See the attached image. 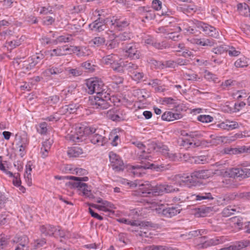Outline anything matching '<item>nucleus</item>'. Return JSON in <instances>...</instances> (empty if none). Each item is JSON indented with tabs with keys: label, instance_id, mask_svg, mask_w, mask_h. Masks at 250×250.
<instances>
[{
	"label": "nucleus",
	"instance_id": "f257e3e1",
	"mask_svg": "<svg viewBox=\"0 0 250 250\" xmlns=\"http://www.w3.org/2000/svg\"><path fill=\"white\" fill-rule=\"evenodd\" d=\"M95 131V129L91 127L77 125L75 127H71L68 130L66 138L73 142L79 143L84 139V137L89 131Z\"/></svg>",
	"mask_w": 250,
	"mask_h": 250
},
{
	"label": "nucleus",
	"instance_id": "f03ea898",
	"mask_svg": "<svg viewBox=\"0 0 250 250\" xmlns=\"http://www.w3.org/2000/svg\"><path fill=\"white\" fill-rule=\"evenodd\" d=\"M139 187L144 196L159 195L164 193L166 189L163 185H154L148 182L139 185Z\"/></svg>",
	"mask_w": 250,
	"mask_h": 250
},
{
	"label": "nucleus",
	"instance_id": "7ed1b4c3",
	"mask_svg": "<svg viewBox=\"0 0 250 250\" xmlns=\"http://www.w3.org/2000/svg\"><path fill=\"white\" fill-rule=\"evenodd\" d=\"M109 100L108 94L104 92L91 97L90 102L94 108L104 109L109 107L110 104L108 101Z\"/></svg>",
	"mask_w": 250,
	"mask_h": 250
},
{
	"label": "nucleus",
	"instance_id": "20e7f679",
	"mask_svg": "<svg viewBox=\"0 0 250 250\" xmlns=\"http://www.w3.org/2000/svg\"><path fill=\"white\" fill-rule=\"evenodd\" d=\"M87 92L90 94L94 93L96 95L104 92L105 86L103 81L98 78H91L86 81Z\"/></svg>",
	"mask_w": 250,
	"mask_h": 250
},
{
	"label": "nucleus",
	"instance_id": "39448f33",
	"mask_svg": "<svg viewBox=\"0 0 250 250\" xmlns=\"http://www.w3.org/2000/svg\"><path fill=\"white\" fill-rule=\"evenodd\" d=\"M223 172L225 175H229L234 179L238 178L239 180L250 177V168L246 167L227 168V171Z\"/></svg>",
	"mask_w": 250,
	"mask_h": 250
},
{
	"label": "nucleus",
	"instance_id": "423d86ee",
	"mask_svg": "<svg viewBox=\"0 0 250 250\" xmlns=\"http://www.w3.org/2000/svg\"><path fill=\"white\" fill-rule=\"evenodd\" d=\"M176 184L181 187H186L188 188L195 187L200 185V182L195 180L193 172L190 175H177L175 177Z\"/></svg>",
	"mask_w": 250,
	"mask_h": 250
},
{
	"label": "nucleus",
	"instance_id": "0eeeda50",
	"mask_svg": "<svg viewBox=\"0 0 250 250\" xmlns=\"http://www.w3.org/2000/svg\"><path fill=\"white\" fill-rule=\"evenodd\" d=\"M102 62L104 64L109 65L114 71L122 72L123 70L124 64L122 63L119 57L114 54H111L103 58Z\"/></svg>",
	"mask_w": 250,
	"mask_h": 250
},
{
	"label": "nucleus",
	"instance_id": "6e6552de",
	"mask_svg": "<svg viewBox=\"0 0 250 250\" xmlns=\"http://www.w3.org/2000/svg\"><path fill=\"white\" fill-rule=\"evenodd\" d=\"M163 167L160 166L155 165L154 163H150L149 162L147 164H142L140 166H131V172H132L134 175L137 176H140L142 173H144V170L146 169H155L157 171H161L163 170Z\"/></svg>",
	"mask_w": 250,
	"mask_h": 250
},
{
	"label": "nucleus",
	"instance_id": "1a4fd4ad",
	"mask_svg": "<svg viewBox=\"0 0 250 250\" xmlns=\"http://www.w3.org/2000/svg\"><path fill=\"white\" fill-rule=\"evenodd\" d=\"M227 171V169L220 168V188H236L237 184L231 177L229 175H225L223 172Z\"/></svg>",
	"mask_w": 250,
	"mask_h": 250
},
{
	"label": "nucleus",
	"instance_id": "9d476101",
	"mask_svg": "<svg viewBox=\"0 0 250 250\" xmlns=\"http://www.w3.org/2000/svg\"><path fill=\"white\" fill-rule=\"evenodd\" d=\"M97 202L98 204H91L90 206L104 212H113L115 208L113 204L101 198H99Z\"/></svg>",
	"mask_w": 250,
	"mask_h": 250
},
{
	"label": "nucleus",
	"instance_id": "9b49d317",
	"mask_svg": "<svg viewBox=\"0 0 250 250\" xmlns=\"http://www.w3.org/2000/svg\"><path fill=\"white\" fill-rule=\"evenodd\" d=\"M151 146L153 148L154 150L156 151H158L163 153L164 155L166 156L172 161H176L178 160L179 157L176 153L169 152L168 147L166 146H164L161 144L158 145L151 144Z\"/></svg>",
	"mask_w": 250,
	"mask_h": 250
},
{
	"label": "nucleus",
	"instance_id": "f8f14e48",
	"mask_svg": "<svg viewBox=\"0 0 250 250\" xmlns=\"http://www.w3.org/2000/svg\"><path fill=\"white\" fill-rule=\"evenodd\" d=\"M109 160L113 168L117 171L123 170L125 168L124 164L120 157L113 152L109 153Z\"/></svg>",
	"mask_w": 250,
	"mask_h": 250
},
{
	"label": "nucleus",
	"instance_id": "ddd939ff",
	"mask_svg": "<svg viewBox=\"0 0 250 250\" xmlns=\"http://www.w3.org/2000/svg\"><path fill=\"white\" fill-rule=\"evenodd\" d=\"M106 23L118 30H122L128 25V22L125 19H118L116 17H113L110 20H107Z\"/></svg>",
	"mask_w": 250,
	"mask_h": 250
},
{
	"label": "nucleus",
	"instance_id": "4468645a",
	"mask_svg": "<svg viewBox=\"0 0 250 250\" xmlns=\"http://www.w3.org/2000/svg\"><path fill=\"white\" fill-rule=\"evenodd\" d=\"M93 128V127H92ZM95 132L89 131L87 135H90V141L93 144L99 146H103L104 144L105 138L100 134L101 130H97L95 128Z\"/></svg>",
	"mask_w": 250,
	"mask_h": 250
},
{
	"label": "nucleus",
	"instance_id": "2eb2a0df",
	"mask_svg": "<svg viewBox=\"0 0 250 250\" xmlns=\"http://www.w3.org/2000/svg\"><path fill=\"white\" fill-rule=\"evenodd\" d=\"M228 52L229 56L233 57L238 56L240 54V52L236 50L233 46L225 44H220V55L225 54V55L223 57L225 58Z\"/></svg>",
	"mask_w": 250,
	"mask_h": 250
},
{
	"label": "nucleus",
	"instance_id": "dca6fc26",
	"mask_svg": "<svg viewBox=\"0 0 250 250\" xmlns=\"http://www.w3.org/2000/svg\"><path fill=\"white\" fill-rule=\"evenodd\" d=\"M193 172V176L195 180L197 179H207L212 176L215 172L210 169H198L194 171Z\"/></svg>",
	"mask_w": 250,
	"mask_h": 250
},
{
	"label": "nucleus",
	"instance_id": "f3484780",
	"mask_svg": "<svg viewBox=\"0 0 250 250\" xmlns=\"http://www.w3.org/2000/svg\"><path fill=\"white\" fill-rule=\"evenodd\" d=\"M72 185L74 188H78L83 195L89 198L92 197L91 190L86 184L78 182H74Z\"/></svg>",
	"mask_w": 250,
	"mask_h": 250
},
{
	"label": "nucleus",
	"instance_id": "a211bd4d",
	"mask_svg": "<svg viewBox=\"0 0 250 250\" xmlns=\"http://www.w3.org/2000/svg\"><path fill=\"white\" fill-rule=\"evenodd\" d=\"M107 116L111 120L115 121H120L125 118V115L117 109H111L107 111Z\"/></svg>",
	"mask_w": 250,
	"mask_h": 250
},
{
	"label": "nucleus",
	"instance_id": "6ab92c4d",
	"mask_svg": "<svg viewBox=\"0 0 250 250\" xmlns=\"http://www.w3.org/2000/svg\"><path fill=\"white\" fill-rule=\"evenodd\" d=\"M250 246L249 240H243L236 242L233 245L229 247L221 248L220 250H241Z\"/></svg>",
	"mask_w": 250,
	"mask_h": 250
},
{
	"label": "nucleus",
	"instance_id": "aec40b11",
	"mask_svg": "<svg viewBox=\"0 0 250 250\" xmlns=\"http://www.w3.org/2000/svg\"><path fill=\"white\" fill-rule=\"evenodd\" d=\"M133 144L137 147L136 152L141 159L149 160L150 156L148 155L147 152L146 151L145 146L139 142H133Z\"/></svg>",
	"mask_w": 250,
	"mask_h": 250
},
{
	"label": "nucleus",
	"instance_id": "412c9836",
	"mask_svg": "<svg viewBox=\"0 0 250 250\" xmlns=\"http://www.w3.org/2000/svg\"><path fill=\"white\" fill-rule=\"evenodd\" d=\"M236 196L240 199L250 200V192H241L237 195L234 193L227 194L224 197L223 200L228 202L230 200H234Z\"/></svg>",
	"mask_w": 250,
	"mask_h": 250
},
{
	"label": "nucleus",
	"instance_id": "4be33fe9",
	"mask_svg": "<svg viewBox=\"0 0 250 250\" xmlns=\"http://www.w3.org/2000/svg\"><path fill=\"white\" fill-rule=\"evenodd\" d=\"M125 53L126 56L133 59H136L139 58V53L135 44H129L126 46Z\"/></svg>",
	"mask_w": 250,
	"mask_h": 250
},
{
	"label": "nucleus",
	"instance_id": "5701e85b",
	"mask_svg": "<svg viewBox=\"0 0 250 250\" xmlns=\"http://www.w3.org/2000/svg\"><path fill=\"white\" fill-rule=\"evenodd\" d=\"M239 127V124L234 121L226 120L220 123V128L223 129L230 130Z\"/></svg>",
	"mask_w": 250,
	"mask_h": 250
},
{
	"label": "nucleus",
	"instance_id": "b1692460",
	"mask_svg": "<svg viewBox=\"0 0 250 250\" xmlns=\"http://www.w3.org/2000/svg\"><path fill=\"white\" fill-rule=\"evenodd\" d=\"M32 166L33 164L31 161L28 162L25 166L24 177L28 186H31L32 185L31 172Z\"/></svg>",
	"mask_w": 250,
	"mask_h": 250
},
{
	"label": "nucleus",
	"instance_id": "393cba45",
	"mask_svg": "<svg viewBox=\"0 0 250 250\" xmlns=\"http://www.w3.org/2000/svg\"><path fill=\"white\" fill-rule=\"evenodd\" d=\"M182 115L178 113H174L171 111H166L162 115V119L164 121L168 122L181 119Z\"/></svg>",
	"mask_w": 250,
	"mask_h": 250
},
{
	"label": "nucleus",
	"instance_id": "a878e982",
	"mask_svg": "<svg viewBox=\"0 0 250 250\" xmlns=\"http://www.w3.org/2000/svg\"><path fill=\"white\" fill-rule=\"evenodd\" d=\"M63 71V67L62 65L57 67H52L46 69L42 72L44 76L47 77L50 75H58L62 73Z\"/></svg>",
	"mask_w": 250,
	"mask_h": 250
},
{
	"label": "nucleus",
	"instance_id": "bb28decb",
	"mask_svg": "<svg viewBox=\"0 0 250 250\" xmlns=\"http://www.w3.org/2000/svg\"><path fill=\"white\" fill-rule=\"evenodd\" d=\"M109 35V41L108 42L107 47L108 48L112 49L116 47L119 44V39L111 31L108 33Z\"/></svg>",
	"mask_w": 250,
	"mask_h": 250
},
{
	"label": "nucleus",
	"instance_id": "cd10ccee",
	"mask_svg": "<svg viewBox=\"0 0 250 250\" xmlns=\"http://www.w3.org/2000/svg\"><path fill=\"white\" fill-rule=\"evenodd\" d=\"M185 160L188 161L190 163L196 164H204L208 162V158L205 155L189 157L188 159H185Z\"/></svg>",
	"mask_w": 250,
	"mask_h": 250
},
{
	"label": "nucleus",
	"instance_id": "c85d7f7f",
	"mask_svg": "<svg viewBox=\"0 0 250 250\" xmlns=\"http://www.w3.org/2000/svg\"><path fill=\"white\" fill-rule=\"evenodd\" d=\"M180 210L179 207H177L166 208V209H163V214L167 217H171L179 213Z\"/></svg>",
	"mask_w": 250,
	"mask_h": 250
},
{
	"label": "nucleus",
	"instance_id": "c756f323",
	"mask_svg": "<svg viewBox=\"0 0 250 250\" xmlns=\"http://www.w3.org/2000/svg\"><path fill=\"white\" fill-rule=\"evenodd\" d=\"M237 9L240 15L248 17L250 15V9L249 5L245 3H239L237 5Z\"/></svg>",
	"mask_w": 250,
	"mask_h": 250
},
{
	"label": "nucleus",
	"instance_id": "7c9ffc66",
	"mask_svg": "<svg viewBox=\"0 0 250 250\" xmlns=\"http://www.w3.org/2000/svg\"><path fill=\"white\" fill-rule=\"evenodd\" d=\"M89 27L93 31L100 32L104 30L105 26L103 22L96 20L93 22L90 23L89 25Z\"/></svg>",
	"mask_w": 250,
	"mask_h": 250
},
{
	"label": "nucleus",
	"instance_id": "2f4dec72",
	"mask_svg": "<svg viewBox=\"0 0 250 250\" xmlns=\"http://www.w3.org/2000/svg\"><path fill=\"white\" fill-rule=\"evenodd\" d=\"M198 26L202 29L203 31L209 35H213V33L216 32V29L212 26L207 24L199 22L197 23Z\"/></svg>",
	"mask_w": 250,
	"mask_h": 250
},
{
	"label": "nucleus",
	"instance_id": "473e14b6",
	"mask_svg": "<svg viewBox=\"0 0 250 250\" xmlns=\"http://www.w3.org/2000/svg\"><path fill=\"white\" fill-rule=\"evenodd\" d=\"M83 153V149L78 146L69 148L67 151V154L70 157H77Z\"/></svg>",
	"mask_w": 250,
	"mask_h": 250
},
{
	"label": "nucleus",
	"instance_id": "72a5a7b5",
	"mask_svg": "<svg viewBox=\"0 0 250 250\" xmlns=\"http://www.w3.org/2000/svg\"><path fill=\"white\" fill-rule=\"evenodd\" d=\"M38 61L35 60V59L32 57L28 58L27 60L24 61L22 62V66L25 69L29 70L33 68L38 63Z\"/></svg>",
	"mask_w": 250,
	"mask_h": 250
},
{
	"label": "nucleus",
	"instance_id": "f704fd0d",
	"mask_svg": "<svg viewBox=\"0 0 250 250\" xmlns=\"http://www.w3.org/2000/svg\"><path fill=\"white\" fill-rule=\"evenodd\" d=\"M71 40H72V36L71 35H63L57 37L55 40L52 42V43L54 44H57L58 43L68 42Z\"/></svg>",
	"mask_w": 250,
	"mask_h": 250
},
{
	"label": "nucleus",
	"instance_id": "c9c22d12",
	"mask_svg": "<svg viewBox=\"0 0 250 250\" xmlns=\"http://www.w3.org/2000/svg\"><path fill=\"white\" fill-rule=\"evenodd\" d=\"M192 197L195 201H201L203 200H213V197L209 192H205L201 194L193 195Z\"/></svg>",
	"mask_w": 250,
	"mask_h": 250
},
{
	"label": "nucleus",
	"instance_id": "e433bc0d",
	"mask_svg": "<svg viewBox=\"0 0 250 250\" xmlns=\"http://www.w3.org/2000/svg\"><path fill=\"white\" fill-rule=\"evenodd\" d=\"M47 53L51 57L61 56L66 55V53L64 52L63 46L57 47L56 49L48 51Z\"/></svg>",
	"mask_w": 250,
	"mask_h": 250
},
{
	"label": "nucleus",
	"instance_id": "4c0bfd02",
	"mask_svg": "<svg viewBox=\"0 0 250 250\" xmlns=\"http://www.w3.org/2000/svg\"><path fill=\"white\" fill-rule=\"evenodd\" d=\"M191 42L192 43H195L197 44H199L202 46H211L213 44V42L212 41H210L208 39H192L190 40Z\"/></svg>",
	"mask_w": 250,
	"mask_h": 250
},
{
	"label": "nucleus",
	"instance_id": "58836bf2",
	"mask_svg": "<svg viewBox=\"0 0 250 250\" xmlns=\"http://www.w3.org/2000/svg\"><path fill=\"white\" fill-rule=\"evenodd\" d=\"M242 146L238 148H225L221 151L223 154H238L243 153Z\"/></svg>",
	"mask_w": 250,
	"mask_h": 250
},
{
	"label": "nucleus",
	"instance_id": "ea45409f",
	"mask_svg": "<svg viewBox=\"0 0 250 250\" xmlns=\"http://www.w3.org/2000/svg\"><path fill=\"white\" fill-rule=\"evenodd\" d=\"M246 105L245 103L241 102L238 104L235 103L234 105L233 109H222V111L226 113L237 112L241 110V108L244 107Z\"/></svg>",
	"mask_w": 250,
	"mask_h": 250
},
{
	"label": "nucleus",
	"instance_id": "a19ab883",
	"mask_svg": "<svg viewBox=\"0 0 250 250\" xmlns=\"http://www.w3.org/2000/svg\"><path fill=\"white\" fill-rule=\"evenodd\" d=\"M149 208L153 210H155L158 213H162L163 214V209H166L163 205H158L156 203H151Z\"/></svg>",
	"mask_w": 250,
	"mask_h": 250
},
{
	"label": "nucleus",
	"instance_id": "79ce46f5",
	"mask_svg": "<svg viewBox=\"0 0 250 250\" xmlns=\"http://www.w3.org/2000/svg\"><path fill=\"white\" fill-rule=\"evenodd\" d=\"M78 51H76V55L79 56H85L90 54V51L85 47H77Z\"/></svg>",
	"mask_w": 250,
	"mask_h": 250
},
{
	"label": "nucleus",
	"instance_id": "37998d69",
	"mask_svg": "<svg viewBox=\"0 0 250 250\" xmlns=\"http://www.w3.org/2000/svg\"><path fill=\"white\" fill-rule=\"evenodd\" d=\"M104 38L102 37H95L90 42V43L93 46H100L104 43Z\"/></svg>",
	"mask_w": 250,
	"mask_h": 250
},
{
	"label": "nucleus",
	"instance_id": "c03bdc74",
	"mask_svg": "<svg viewBox=\"0 0 250 250\" xmlns=\"http://www.w3.org/2000/svg\"><path fill=\"white\" fill-rule=\"evenodd\" d=\"M213 117L208 115H200L197 117L198 121L203 123H208L212 122Z\"/></svg>",
	"mask_w": 250,
	"mask_h": 250
},
{
	"label": "nucleus",
	"instance_id": "a18cd8bd",
	"mask_svg": "<svg viewBox=\"0 0 250 250\" xmlns=\"http://www.w3.org/2000/svg\"><path fill=\"white\" fill-rule=\"evenodd\" d=\"M234 65L237 68L247 66L248 64L247 59L245 57L239 58L235 61L234 62Z\"/></svg>",
	"mask_w": 250,
	"mask_h": 250
},
{
	"label": "nucleus",
	"instance_id": "49530a36",
	"mask_svg": "<svg viewBox=\"0 0 250 250\" xmlns=\"http://www.w3.org/2000/svg\"><path fill=\"white\" fill-rule=\"evenodd\" d=\"M235 211H236L235 208H232L231 206H228L223 210L222 214L223 217H229L233 214Z\"/></svg>",
	"mask_w": 250,
	"mask_h": 250
},
{
	"label": "nucleus",
	"instance_id": "de8ad7c7",
	"mask_svg": "<svg viewBox=\"0 0 250 250\" xmlns=\"http://www.w3.org/2000/svg\"><path fill=\"white\" fill-rule=\"evenodd\" d=\"M109 139L111 141V144L113 146H116L120 142L119 136L115 133L110 134Z\"/></svg>",
	"mask_w": 250,
	"mask_h": 250
},
{
	"label": "nucleus",
	"instance_id": "09e8293b",
	"mask_svg": "<svg viewBox=\"0 0 250 250\" xmlns=\"http://www.w3.org/2000/svg\"><path fill=\"white\" fill-rule=\"evenodd\" d=\"M38 132L41 134H44L47 131V125L46 123L40 124L37 127Z\"/></svg>",
	"mask_w": 250,
	"mask_h": 250
},
{
	"label": "nucleus",
	"instance_id": "8fccbe9b",
	"mask_svg": "<svg viewBox=\"0 0 250 250\" xmlns=\"http://www.w3.org/2000/svg\"><path fill=\"white\" fill-rule=\"evenodd\" d=\"M201 230H197L190 231L188 234L183 235L186 239H190L192 237H196L201 235Z\"/></svg>",
	"mask_w": 250,
	"mask_h": 250
},
{
	"label": "nucleus",
	"instance_id": "3c124183",
	"mask_svg": "<svg viewBox=\"0 0 250 250\" xmlns=\"http://www.w3.org/2000/svg\"><path fill=\"white\" fill-rule=\"evenodd\" d=\"M64 52L68 54L74 53L76 54V51H78L77 46H70L69 47L63 46Z\"/></svg>",
	"mask_w": 250,
	"mask_h": 250
},
{
	"label": "nucleus",
	"instance_id": "603ef678",
	"mask_svg": "<svg viewBox=\"0 0 250 250\" xmlns=\"http://www.w3.org/2000/svg\"><path fill=\"white\" fill-rule=\"evenodd\" d=\"M151 66L155 68H163L164 64L161 62H158L154 60H150L149 62Z\"/></svg>",
	"mask_w": 250,
	"mask_h": 250
},
{
	"label": "nucleus",
	"instance_id": "864d4df0",
	"mask_svg": "<svg viewBox=\"0 0 250 250\" xmlns=\"http://www.w3.org/2000/svg\"><path fill=\"white\" fill-rule=\"evenodd\" d=\"M69 235V233L67 232H65L64 230H61L59 228H57V229H55V236L58 237L59 236L60 237H68Z\"/></svg>",
	"mask_w": 250,
	"mask_h": 250
},
{
	"label": "nucleus",
	"instance_id": "5fc2aeb1",
	"mask_svg": "<svg viewBox=\"0 0 250 250\" xmlns=\"http://www.w3.org/2000/svg\"><path fill=\"white\" fill-rule=\"evenodd\" d=\"M65 178L66 179V180H74V182H81V181H87L88 180V177H78L75 176H67L65 177Z\"/></svg>",
	"mask_w": 250,
	"mask_h": 250
},
{
	"label": "nucleus",
	"instance_id": "6e6d98bb",
	"mask_svg": "<svg viewBox=\"0 0 250 250\" xmlns=\"http://www.w3.org/2000/svg\"><path fill=\"white\" fill-rule=\"evenodd\" d=\"M220 141L222 143H230L233 141H235V138L234 137H229V136H220Z\"/></svg>",
	"mask_w": 250,
	"mask_h": 250
},
{
	"label": "nucleus",
	"instance_id": "4d7b16f0",
	"mask_svg": "<svg viewBox=\"0 0 250 250\" xmlns=\"http://www.w3.org/2000/svg\"><path fill=\"white\" fill-rule=\"evenodd\" d=\"M118 221L121 223L130 225L131 226H136L138 223L136 221H130L124 218L118 219Z\"/></svg>",
	"mask_w": 250,
	"mask_h": 250
},
{
	"label": "nucleus",
	"instance_id": "13d9d810",
	"mask_svg": "<svg viewBox=\"0 0 250 250\" xmlns=\"http://www.w3.org/2000/svg\"><path fill=\"white\" fill-rule=\"evenodd\" d=\"M37 11L41 14H47L52 11V9L50 7H38Z\"/></svg>",
	"mask_w": 250,
	"mask_h": 250
},
{
	"label": "nucleus",
	"instance_id": "bf43d9fd",
	"mask_svg": "<svg viewBox=\"0 0 250 250\" xmlns=\"http://www.w3.org/2000/svg\"><path fill=\"white\" fill-rule=\"evenodd\" d=\"M131 36V35L130 33L127 32H124L123 33L117 36V37L120 41H126L130 39Z\"/></svg>",
	"mask_w": 250,
	"mask_h": 250
},
{
	"label": "nucleus",
	"instance_id": "052dcab7",
	"mask_svg": "<svg viewBox=\"0 0 250 250\" xmlns=\"http://www.w3.org/2000/svg\"><path fill=\"white\" fill-rule=\"evenodd\" d=\"M152 6L156 10H160L162 8V2L159 0H153Z\"/></svg>",
	"mask_w": 250,
	"mask_h": 250
},
{
	"label": "nucleus",
	"instance_id": "680f3d73",
	"mask_svg": "<svg viewBox=\"0 0 250 250\" xmlns=\"http://www.w3.org/2000/svg\"><path fill=\"white\" fill-rule=\"evenodd\" d=\"M143 76L144 75L142 73L138 72H134L131 76L132 79L137 82L140 81L143 78Z\"/></svg>",
	"mask_w": 250,
	"mask_h": 250
},
{
	"label": "nucleus",
	"instance_id": "e2e57ef3",
	"mask_svg": "<svg viewBox=\"0 0 250 250\" xmlns=\"http://www.w3.org/2000/svg\"><path fill=\"white\" fill-rule=\"evenodd\" d=\"M67 107L68 108L69 113L71 114L76 112L79 109V106L77 104H70L67 105Z\"/></svg>",
	"mask_w": 250,
	"mask_h": 250
},
{
	"label": "nucleus",
	"instance_id": "0e129e2a",
	"mask_svg": "<svg viewBox=\"0 0 250 250\" xmlns=\"http://www.w3.org/2000/svg\"><path fill=\"white\" fill-rule=\"evenodd\" d=\"M60 118L59 113H56L46 118V120L50 122H56Z\"/></svg>",
	"mask_w": 250,
	"mask_h": 250
},
{
	"label": "nucleus",
	"instance_id": "69168bd1",
	"mask_svg": "<svg viewBox=\"0 0 250 250\" xmlns=\"http://www.w3.org/2000/svg\"><path fill=\"white\" fill-rule=\"evenodd\" d=\"M69 170L71 171L72 173H76L78 175L84 174L86 173V171L84 169L80 168H76L74 169L69 168Z\"/></svg>",
	"mask_w": 250,
	"mask_h": 250
},
{
	"label": "nucleus",
	"instance_id": "338daca9",
	"mask_svg": "<svg viewBox=\"0 0 250 250\" xmlns=\"http://www.w3.org/2000/svg\"><path fill=\"white\" fill-rule=\"evenodd\" d=\"M165 188V193H169L178 190L177 188H173L171 185H163Z\"/></svg>",
	"mask_w": 250,
	"mask_h": 250
},
{
	"label": "nucleus",
	"instance_id": "774afa93",
	"mask_svg": "<svg viewBox=\"0 0 250 250\" xmlns=\"http://www.w3.org/2000/svg\"><path fill=\"white\" fill-rule=\"evenodd\" d=\"M54 18L50 16H48L44 19L43 23L45 25H51L54 22Z\"/></svg>",
	"mask_w": 250,
	"mask_h": 250
}]
</instances>
